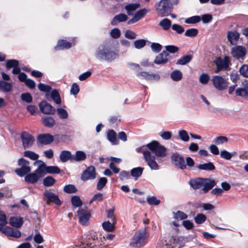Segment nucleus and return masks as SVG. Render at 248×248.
I'll return each instance as SVG.
<instances>
[{
    "label": "nucleus",
    "instance_id": "9d476101",
    "mask_svg": "<svg viewBox=\"0 0 248 248\" xmlns=\"http://www.w3.org/2000/svg\"><path fill=\"white\" fill-rule=\"evenodd\" d=\"M43 195L45 197L44 200L46 201L47 204L53 202L56 205L60 206L62 203L58 196L50 190H46Z\"/></svg>",
    "mask_w": 248,
    "mask_h": 248
},
{
    "label": "nucleus",
    "instance_id": "aec40b11",
    "mask_svg": "<svg viewBox=\"0 0 248 248\" xmlns=\"http://www.w3.org/2000/svg\"><path fill=\"white\" fill-rule=\"evenodd\" d=\"M169 53L167 51H163L155 58L154 62L157 64H164L168 62Z\"/></svg>",
    "mask_w": 248,
    "mask_h": 248
},
{
    "label": "nucleus",
    "instance_id": "412c9836",
    "mask_svg": "<svg viewBox=\"0 0 248 248\" xmlns=\"http://www.w3.org/2000/svg\"><path fill=\"white\" fill-rule=\"evenodd\" d=\"M203 186L202 190L204 193H206L209 190L211 189L216 185V182L215 180L210 178H203Z\"/></svg>",
    "mask_w": 248,
    "mask_h": 248
},
{
    "label": "nucleus",
    "instance_id": "4c0bfd02",
    "mask_svg": "<svg viewBox=\"0 0 248 248\" xmlns=\"http://www.w3.org/2000/svg\"><path fill=\"white\" fill-rule=\"evenodd\" d=\"M182 73L179 70H175L170 74V78L174 81H178L182 78Z\"/></svg>",
    "mask_w": 248,
    "mask_h": 248
},
{
    "label": "nucleus",
    "instance_id": "7c9ffc66",
    "mask_svg": "<svg viewBox=\"0 0 248 248\" xmlns=\"http://www.w3.org/2000/svg\"><path fill=\"white\" fill-rule=\"evenodd\" d=\"M198 169L206 171H212L215 169V166L211 162L200 164L197 166Z\"/></svg>",
    "mask_w": 248,
    "mask_h": 248
},
{
    "label": "nucleus",
    "instance_id": "cd10ccee",
    "mask_svg": "<svg viewBox=\"0 0 248 248\" xmlns=\"http://www.w3.org/2000/svg\"><path fill=\"white\" fill-rule=\"evenodd\" d=\"M203 182H204L203 178H197L191 179L189 182V184L194 189H198L202 186Z\"/></svg>",
    "mask_w": 248,
    "mask_h": 248
},
{
    "label": "nucleus",
    "instance_id": "ea45409f",
    "mask_svg": "<svg viewBox=\"0 0 248 248\" xmlns=\"http://www.w3.org/2000/svg\"><path fill=\"white\" fill-rule=\"evenodd\" d=\"M143 168L142 167H137L132 169L131 170L130 173L131 176L136 178L137 179L138 177L140 176L142 173Z\"/></svg>",
    "mask_w": 248,
    "mask_h": 248
},
{
    "label": "nucleus",
    "instance_id": "052dcab7",
    "mask_svg": "<svg viewBox=\"0 0 248 248\" xmlns=\"http://www.w3.org/2000/svg\"><path fill=\"white\" fill-rule=\"evenodd\" d=\"M228 141V138L225 136H219L215 138L214 141L217 145L222 144Z\"/></svg>",
    "mask_w": 248,
    "mask_h": 248
},
{
    "label": "nucleus",
    "instance_id": "774afa93",
    "mask_svg": "<svg viewBox=\"0 0 248 248\" xmlns=\"http://www.w3.org/2000/svg\"><path fill=\"white\" fill-rule=\"evenodd\" d=\"M110 34L112 38L117 39L121 36V31L118 28H114L111 30Z\"/></svg>",
    "mask_w": 248,
    "mask_h": 248
},
{
    "label": "nucleus",
    "instance_id": "37998d69",
    "mask_svg": "<svg viewBox=\"0 0 248 248\" xmlns=\"http://www.w3.org/2000/svg\"><path fill=\"white\" fill-rule=\"evenodd\" d=\"M55 182V179L50 176H47L43 179V184L46 187L53 186Z\"/></svg>",
    "mask_w": 248,
    "mask_h": 248
},
{
    "label": "nucleus",
    "instance_id": "bf43d9fd",
    "mask_svg": "<svg viewBox=\"0 0 248 248\" xmlns=\"http://www.w3.org/2000/svg\"><path fill=\"white\" fill-rule=\"evenodd\" d=\"M38 89L42 92L45 93H48L51 90V87L49 85H46L43 83H39L38 85Z\"/></svg>",
    "mask_w": 248,
    "mask_h": 248
},
{
    "label": "nucleus",
    "instance_id": "bb28decb",
    "mask_svg": "<svg viewBox=\"0 0 248 248\" xmlns=\"http://www.w3.org/2000/svg\"><path fill=\"white\" fill-rule=\"evenodd\" d=\"M71 47V43L64 40H62L58 42L57 45L54 47V49L56 50H62L70 48Z\"/></svg>",
    "mask_w": 248,
    "mask_h": 248
},
{
    "label": "nucleus",
    "instance_id": "69168bd1",
    "mask_svg": "<svg viewBox=\"0 0 248 248\" xmlns=\"http://www.w3.org/2000/svg\"><path fill=\"white\" fill-rule=\"evenodd\" d=\"M165 49L169 54L170 53H175L178 51L179 48L173 45H168L165 46Z\"/></svg>",
    "mask_w": 248,
    "mask_h": 248
},
{
    "label": "nucleus",
    "instance_id": "dca6fc26",
    "mask_svg": "<svg viewBox=\"0 0 248 248\" xmlns=\"http://www.w3.org/2000/svg\"><path fill=\"white\" fill-rule=\"evenodd\" d=\"M229 62L227 58L222 59L220 57H218L216 62L217 66L216 73L219 72L222 70H226L229 67Z\"/></svg>",
    "mask_w": 248,
    "mask_h": 248
},
{
    "label": "nucleus",
    "instance_id": "f704fd0d",
    "mask_svg": "<svg viewBox=\"0 0 248 248\" xmlns=\"http://www.w3.org/2000/svg\"><path fill=\"white\" fill-rule=\"evenodd\" d=\"M159 25L162 27L164 31L169 30L170 27H171V21L169 18H164L161 20L159 23Z\"/></svg>",
    "mask_w": 248,
    "mask_h": 248
},
{
    "label": "nucleus",
    "instance_id": "58836bf2",
    "mask_svg": "<svg viewBox=\"0 0 248 248\" xmlns=\"http://www.w3.org/2000/svg\"><path fill=\"white\" fill-rule=\"evenodd\" d=\"M51 97L57 104L61 103V98L58 90L54 89L51 91Z\"/></svg>",
    "mask_w": 248,
    "mask_h": 248
},
{
    "label": "nucleus",
    "instance_id": "b1692460",
    "mask_svg": "<svg viewBox=\"0 0 248 248\" xmlns=\"http://www.w3.org/2000/svg\"><path fill=\"white\" fill-rule=\"evenodd\" d=\"M13 90L12 83L4 80H0V91L4 93H10Z\"/></svg>",
    "mask_w": 248,
    "mask_h": 248
},
{
    "label": "nucleus",
    "instance_id": "5701e85b",
    "mask_svg": "<svg viewBox=\"0 0 248 248\" xmlns=\"http://www.w3.org/2000/svg\"><path fill=\"white\" fill-rule=\"evenodd\" d=\"M23 219L21 217H12L9 219V224L13 227L20 228L23 224Z\"/></svg>",
    "mask_w": 248,
    "mask_h": 248
},
{
    "label": "nucleus",
    "instance_id": "7ed1b4c3",
    "mask_svg": "<svg viewBox=\"0 0 248 248\" xmlns=\"http://www.w3.org/2000/svg\"><path fill=\"white\" fill-rule=\"evenodd\" d=\"M149 235L145 229L137 231L133 235L130 245L136 248L144 246L148 243Z\"/></svg>",
    "mask_w": 248,
    "mask_h": 248
},
{
    "label": "nucleus",
    "instance_id": "09e8293b",
    "mask_svg": "<svg viewBox=\"0 0 248 248\" xmlns=\"http://www.w3.org/2000/svg\"><path fill=\"white\" fill-rule=\"evenodd\" d=\"M173 218L176 219H179L180 220H183L187 218V215L181 211H178L176 213L173 212Z\"/></svg>",
    "mask_w": 248,
    "mask_h": 248
},
{
    "label": "nucleus",
    "instance_id": "2f4dec72",
    "mask_svg": "<svg viewBox=\"0 0 248 248\" xmlns=\"http://www.w3.org/2000/svg\"><path fill=\"white\" fill-rule=\"evenodd\" d=\"M86 158V155L83 151H78L76 152L75 155H73L72 161H81Z\"/></svg>",
    "mask_w": 248,
    "mask_h": 248
},
{
    "label": "nucleus",
    "instance_id": "423d86ee",
    "mask_svg": "<svg viewBox=\"0 0 248 248\" xmlns=\"http://www.w3.org/2000/svg\"><path fill=\"white\" fill-rule=\"evenodd\" d=\"M143 157L147 165L152 170H156L160 169V166L155 160V156L152 155L149 150L143 151Z\"/></svg>",
    "mask_w": 248,
    "mask_h": 248
},
{
    "label": "nucleus",
    "instance_id": "79ce46f5",
    "mask_svg": "<svg viewBox=\"0 0 248 248\" xmlns=\"http://www.w3.org/2000/svg\"><path fill=\"white\" fill-rule=\"evenodd\" d=\"M24 155L32 160H36L39 158V155L31 151H26L24 152Z\"/></svg>",
    "mask_w": 248,
    "mask_h": 248
},
{
    "label": "nucleus",
    "instance_id": "4468645a",
    "mask_svg": "<svg viewBox=\"0 0 248 248\" xmlns=\"http://www.w3.org/2000/svg\"><path fill=\"white\" fill-rule=\"evenodd\" d=\"M247 50L244 46H236L231 50V54L233 57L237 59L243 58L246 54Z\"/></svg>",
    "mask_w": 248,
    "mask_h": 248
},
{
    "label": "nucleus",
    "instance_id": "3c124183",
    "mask_svg": "<svg viewBox=\"0 0 248 248\" xmlns=\"http://www.w3.org/2000/svg\"><path fill=\"white\" fill-rule=\"evenodd\" d=\"M159 144V142L155 140H153L152 142L147 144L146 148H148L150 152L151 151L153 153L155 152L158 145Z\"/></svg>",
    "mask_w": 248,
    "mask_h": 248
},
{
    "label": "nucleus",
    "instance_id": "603ef678",
    "mask_svg": "<svg viewBox=\"0 0 248 248\" xmlns=\"http://www.w3.org/2000/svg\"><path fill=\"white\" fill-rule=\"evenodd\" d=\"M206 217L202 214H198L195 217L194 220L197 224H202L205 221Z\"/></svg>",
    "mask_w": 248,
    "mask_h": 248
},
{
    "label": "nucleus",
    "instance_id": "9b49d317",
    "mask_svg": "<svg viewBox=\"0 0 248 248\" xmlns=\"http://www.w3.org/2000/svg\"><path fill=\"white\" fill-rule=\"evenodd\" d=\"M77 213L80 223L85 225L91 217L90 213L87 207L85 206L83 208H79Z\"/></svg>",
    "mask_w": 248,
    "mask_h": 248
},
{
    "label": "nucleus",
    "instance_id": "f03ea898",
    "mask_svg": "<svg viewBox=\"0 0 248 248\" xmlns=\"http://www.w3.org/2000/svg\"><path fill=\"white\" fill-rule=\"evenodd\" d=\"M95 57L100 60L112 62L118 57V53L112 50L109 46L103 45L98 46L95 52Z\"/></svg>",
    "mask_w": 248,
    "mask_h": 248
},
{
    "label": "nucleus",
    "instance_id": "8fccbe9b",
    "mask_svg": "<svg viewBox=\"0 0 248 248\" xmlns=\"http://www.w3.org/2000/svg\"><path fill=\"white\" fill-rule=\"evenodd\" d=\"M16 66H19V62L17 60L12 59L8 60L6 62V67L7 69L14 68Z\"/></svg>",
    "mask_w": 248,
    "mask_h": 248
},
{
    "label": "nucleus",
    "instance_id": "4be33fe9",
    "mask_svg": "<svg viewBox=\"0 0 248 248\" xmlns=\"http://www.w3.org/2000/svg\"><path fill=\"white\" fill-rule=\"evenodd\" d=\"M25 181L29 183L34 184L36 183L39 180L40 177L38 176L37 174L34 171V172L32 173H28L25 176Z\"/></svg>",
    "mask_w": 248,
    "mask_h": 248
},
{
    "label": "nucleus",
    "instance_id": "c756f323",
    "mask_svg": "<svg viewBox=\"0 0 248 248\" xmlns=\"http://www.w3.org/2000/svg\"><path fill=\"white\" fill-rule=\"evenodd\" d=\"M73 155L68 151H62L60 155V159L62 162H65L70 160L72 161Z\"/></svg>",
    "mask_w": 248,
    "mask_h": 248
},
{
    "label": "nucleus",
    "instance_id": "0e129e2a",
    "mask_svg": "<svg viewBox=\"0 0 248 248\" xmlns=\"http://www.w3.org/2000/svg\"><path fill=\"white\" fill-rule=\"evenodd\" d=\"M148 203L150 205H157L160 203V200L157 199L155 197H148L147 198Z\"/></svg>",
    "mask_w": 248,
    "mask_h": 248
},
{
    "label": "nucleus",
    "instance_id": "4d7b16f0",
    "mask_svg": "<svg viewBox=\"0 0 248 248\" xmlns=\"http://www.w3.org/2000/svg\"><path fill=\"white\" fill-rule=\"evenodd\" d=\"M198 33V30L197 29L191 28L186 31L185 35L187 37H193L196 36Z\"/></svg>",
    "mask_w": 248,
    "mask_h": 248
},
{
    "label": "nucleus",
    "instance_id": "c9c22d12",
    "mask_svg": "<svg viewBox=\"0 0 248 248\" xmlns=\"http://www.w3.org/2000/svg\"><path fill=\"white\" fill-rule=\"evenodd\" d=\"M112 222L111 223L108 221H105L102 223V227L104 230L106 231L110 232H112L115 228L114 224L116 223V221H112Z\"/></svg>",
    "mask_w": 248,
    "mask_h": 248
},
{
    "label": "nucleus",
    "instance_id": "338daca9",
    "mask_svg": "<svg viewBox=\"0 0 248 248\" xmlns=\"http://www.w3.org/2000/svg\"><path fill=\"white\" fill-rule=\"evenodd\" d=\"M220 155L221 158L226 160H230L233 156V154H231V153L225 150L221 151Z\"/></svg>",
    "mask_w": 248,
    "mask_h": 248
},
{
    "label": "nucleus",
    "instance_id": "de8ad7c7",
    "mask_svg": "<svg viewBox=\"0 0 248 248\" xmlns=\"http://www.w3.org/2000/svg\"><path fill=\"white\" fill-rule=\"evenodd\" d=\"M108 182V179L106 177H101L96 185V189L98 190H102Z\"/></svg>",
    "mask_w": 248,
    "mask_h": 248
},
{
    "label": "nucleus",
    "instance_id": "13d9d810",
    "mask_svg": "<svg viewBox=\"0 0 248 248\" xmlns=\"http://www.w3.org/2000/svg\"><path fill=\"white\" fill-rule=\"evenodd\" d=\"M179 136L181 140L186 142L189 140V137L187 132L185 130H182L179 131Z\"/></svg>",
    "mask_w": 248,
    "mask_h": 248
},
{
    "label": "nucleus",
    "instance_id": "6e6552de",
    "mask_svg": "<svg viewBox=\"0 0 248 248\" xmlns=\"http://www.w3.org/2000/svg\"><path fill=\"white\" fill-rule=\"evenodd\" d=\"M20 138L24 149L31 148L35 141L34 137L26 131H23L20 133Z\"/></svg>",
    "mask_w": 248,
    "mask_h": 248
},
{
    "label": "nucleus",
    "instance_id": "f3484780",
    "mask_svg": "<svg viewBox=\"0 0 248 248\" xmlns=\"http://www.w3.org/2000/svg\"><path fill=\"white\" fill-rule=\"evenodd\" d=\"M38 163L37 168L34 170L40 178H42L46 174V164L42 160H39L34 163V164Z\"/></svg>",
    "mask_w": 248,
    "mask_h": 248
},
{
    "label": "nucleus",
    "instance_id": "a211bd4d",
    "mask_svg": "<svg viewBox=\"0 0 248 248\" xmlns=\"http://www.w3.org/2000/svg\"><path fill=\"white\" fill-rule=\"evenodd\" d=\"M53 136L49 134H41L37 137V141L41 144L47 145L53 141Z\"/></svg>",
    "mask_w": 248,
    "mask_h": 248
},
{
    "label": "nucleus",
    "instance_id": "c85d7f7f",
    "mask_svg": "<svg viewBox=\"0 0 248 248\" xmlns=\"http://www.w3.org/2000/svg\"><path fill=\"white\" fill-rule=\"evenodd\" d=\"M41 121L43 124L47 127L51 128L55 124L54 119L51 116H45L42 117Z\"/></svg>",
    "mask_w": 248,
    "mask_h": 248
},
{
    "label": "nucleus",
    "instance_id": "e2e57ef3",
    "mask_svg": "<svg viewBox=\"0 0 248 248\" xmlns=\"http://www.w3.org/2000/svg\"><path fill=\"white\" fill-rule=\"evenodd\" d=\"M58 115L61 119H66L68 117V114L67 111L62 108H58L57 109Z\"/></svg>",
    "mask_w": 248,
    "mask_h": 248
},
{
    "label": "nucleus",
    "instance_id": "39448f33",
    "mask_svg": "<svg viewBox=\"0 0 248 248\" xmlns=\"http://www.w3.org/2000/svg\"><path fill=\"white\" fill-rule=\"evenodd\" d=\"M79 248H102L97 238L94 235H89L85 240L81 241Z\"/></svg>",
    "mask_w": 248,
    "mask_h": 248
},
{
    "label": "nucleus",
    "instance_id": "393cba45",
    "mask_svg": "<svg viewBox=\"0 0 248 248\" xmlns=\"http://www.w3.org/2000/svg\"><path fill=\"white\" fill-rule=\"evenodd\" d=\"M227 37L230 43L234 45L237 43L239 38V33L235 31H230L228 32Z\"/></svg>",
    "mask_w": 248,
    "mask_h": 248
},
{
    "label": "nucleus",
    "instance_id": "e433bc0d",
    "mask_svg": "<svg viewBox=\"0 0 248 248\" xmlns=\"http://www.w3.org/2000/svg\"><path fill=\"white\" fill-rule=\"evenodd\" d=\"M107 138L113 144H117L116 133L113 130H109L108 131Z\"/></svg>",
    "mask_w": 248,
    "mask_h": 248
},
{
    "label": "nucleus",
    "instance_id": "864d4df0",
    "mask_svg": "<svg viewBox=\"0 0 248 248\" xmlns=\"http://www.w3.org/2000/svg\"><path fill=\"white\" fill-rule=\"evenodd\" d=\"M146 41L144 39H139L134 43V46L137 49H141L146 45Z\"/></svg>",
    "mask_w": 248,
    "mask_h": 248
},
{
    "label": "nucleus",
    "instance_id": "2eb2a0df",
    "mask_svg": "<svg viewBox=\"0 0 248 248\" xmlns=\"http://www.w3.org/2000/svg\"><path fill=\"white\" fill-rule=\"evenodd\" d=\"M41 111L46 114H54L56 110L51 105L46 101H42L39 104Z\"/></svg>",
    "mask_w": 248,
    "mask_h": 248
},
{
    "label": "nucleus",
    "instance_id": "a19ab883",
    "mask_svg": "<svg viewBox=\"0 0 248 248\" xmlns=\"http://www.w3.org/2000/svg\"><path fill=\"white\" fill-rule=\"evenodd\" d=\"M192 59L191 55H185L179 59L176 62L177 64L185 65L190 62Z\"/></svg>",
    "mask_w": 248,
    "mask_h": 248
},
{
    "label": "nucleus",
    "instance_id": "473e14b6",
    "mask_svg": "<svg viewBox=\"0 0 248 248\" xmlns=\"http://www.w3.org/2000/svg\"><path fill=\"white\" fill-rule=\"evenodd\" d=\"M154 153L157 157H164L166 155V149L163 146L159 144Z\"/></svg>",
    "mask_w": 248,
    "mask_h": 248
},
{
    "label": "nucleus",
    "instance_id": "1a4fd4ad",
    "mask_svg": "<svg viewBox=\"0 0 248 248\" xmlns=\"http://www.w3.org/2000/svg\"><path fill=\"white\" fill-rule=\"evenodd\" d=\"M212 82L215 88L218 91L225 89L228 85L227 80L220 76H214Z\"/></svg>",
    "mask_w": 248,
    "mask_h": 248
},
{
    "label": "nucleus",
    "instance_id": "72a5a7b5",
    "mask_svg": "<svg viewBox=\"0 0 248 248\" xmlns=\"http://www.w3.org/2000/svg\"><path fill=\"white\" fill-rule=\"evenodd\" d=\"M140 6L139 3H130L126 5L124 7V9L126 11V13L128 15H132V13L139 8Z\"/></svg>",
    "mask_w": 248,
    "mask_h": 248
},
{
    "label": "nucleus",
    "instance_id": "49530a36",
    "mask_svg": "<svg viewBox=\"0 0 248 248\" xmlns=\"http://www.w3.org/2000/svg\"><path fill=\"white\" fill-rule=\"evenodd\" d=\"M201 20V16H194L186 19L185 22L186 24H195L199 22Z\"/></svg>",
    "mask_w": 248,
    "mask_h": 248
},
{
    "label": "nucleus",
    "instance_id": "6e6d98bb",
    "mask_svg": "<svg viewBox=\"0 0 248 248\" xmlns=\"http://www.w3.org/2000/svg\"><path fill=\"white\" fill-rule=\"evenodd\" d=\"M63 191L67 193H74L77 191V189L73 185H68L64 187Z\"/></svg>",
    "mask_w": 248,
    "mask_h": 248
},
{
    "label": "nucleus",
    "instance_id": "6ab92c4d",
    "mask_svg": "<svg viewBox=\"0 0 248 248\" xmlns=\"http://www.w3.org/2000/svg\"><path fill=\"white\" fill-rule=\"evenodd\" d=\"M139 77H141L147 80H158L160 79V76L157 74L149 73L146 72H140L137 74Z\"/></svg>",
    "mask_w": 248,
    "mask_h": 248
},
{
    "label": "nucleus",
    "instance_id": "20e7f679",
    "mask_svg": "<svg viewBox=\"0 0 248 248\" xmlns=\"http://www.w3.org/2000/svg\"><path fill=\"white\" fill-rule=\"evenodd\" d=\"M155 8L159 16H166L172 11L173 4L170 0H161L155 3Z\"/></svg>",
    "mask_w": 248,
    "mask_h": 248
},
{
    "label": "nucleus",
    "instance_id": "c03bdc74",
    "mask_svg": "<svg viewBox=\"0 0 248 248\" xmlns=\"http://www.w3.org/2000/svg\"><path fill=\"white\" fill-rule=\"evenodd\" d=\"M46 173L59 174L61 170L57 166H47L46 165Z\"/></svg>",
    "mask_w": 248,
    "mask_h": 248
},
{
    "label": "nucleus",
    "instance_id": "ddd939ff",
    "mask_svg": "<svg viewBox=\"0 0 248 248\" xmlns=\"http://www.w3.org/2000/svg\"><path fill=\"white\" fill-rule=\"evenodd\" d=\"M0 231L8 236L18 238L21 236L20 231L8 226L0 227Z\"/></svg>",
    "mask_w": 248,
    "mask_h": 248
},
{
    "label": "nucleus",
    "instance_id": "f257e3e1",
    "mask_svg": "<svg viewBox=\"0 0 248 248\" xmlns=\"http://www.w3.org/2000/svg\"><path fill=\"white\" fill-rule=\"evenodd\" d=\"M171 163L175 168L181 170H185L188 168H191L194 166V160L190 157H187L185 160L184 157L178 153L172 154L170 157Z\"/></svg>",
    "mask_w": 248,
    "mask_h": 248
},
{
    "label": "nucleus",
    "instance_id": "5fc2aeb1",
    "mask_svg": "<svg viewBox=\"0 0 248 248\" xmlns=\"http://www.w3.org/2000/svg\"><path fill=\"white\" fill-rule=\"evenodd\" d=\"M210 80V77L208 74L202 73L199 77V81L201 83L205 85L208 83Z\"/></svg>",
    "mask_w": 248,
    "mask_h": 248
},
{
    "label": "nucleus",
    "instance_id": "f8f14e48",
    "mask_svg": "<svg viewBox=\"0 0 248 248\" xmlns=\"http://www.w3.org/2000/svg\"><path fill=\"white\" fill-rule=\"evenodd\" d=\"M96 177V171L94 167L90 166L86 168L81 176V179L85 181L94 179Z\"/></svg>",
    "mask_w": 248,
    "mask_h": 248
},
{
    "label": "nucleus",
    "instance_id": "a18cd8bd",
    "mask_svg": "<svg viewBox=\"0 0 248 248\" xmlns=\"http://www.w3.org/2000/svg\"><path fill=\"white\" fill-rule=\"evenodd\" d=\"M71 202L74 207H79L82 205V202L78 196H74L71 198Z\"/></svg>",
    "mask_w": 248,
    "mask_h": 248
},
{
    "label": "nucleus",
    "instance_id": "a878e982",
    "mask_svg": "<svg viewBox=\"0 0 248 248\" xmlns=\"http://www.w3.org/2000/svg\"><path fill=\"white\" fill-rule=\"evenodd\" d=\"M128 19V16L124 14H120L115 16L111 21L112 25H116L119 22L126 21Z\"/></svg>",
    "mask_w": 248,
    "mask_h": 248
},
{
    "label": "nucleus",
    "instance_id": "0eeeda50",
    "mask_svg": "<svg viewBox=\"0 0 248 248\" xmlns=\"http://www.w3.org/2000/svg\"><path fill=\"white\" fill-rule=\"evenodd\" d=\"M18 165L20 166V168L15 170V171L19 176L22 177L25 175H26L31 170L29 161L23 158L18 159Z\"/></svg>",
    "mask_w": 248,
    "mask_h": 248
},
{
    "label": "nucleus",
    "instance_id": "680f3d73",
    "mask_svg": "<svg viewBox=\"0 0 248 248\" xmlns=\"http://www.w3.org/2000/svg\"><path fill=\"white\" fill-rule=\"evenodd\" d=\"M21 98L22 100L28 103H30L32 101V97L29 93H23L21 95Z\"/></svg>",
    "mask_w": 248,
    "mask_h": 248
}]
</instances>
